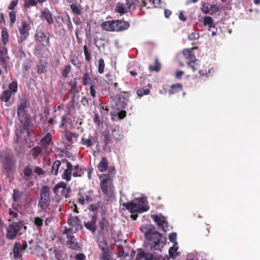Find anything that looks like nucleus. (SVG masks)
Wrapping results in <instances>:
<instances>
[{
	"label": "nucleus",
	"instance_id": "5",
	"mask_svg": "<svg viewBox=\"0 0 260 260\" xmlns=\"http://www.w3.org/2000/svg\"><path fill=\"white\" fill-rule=\"evenodd\" d=\"M122 206L131 213H141L148 210V208L143 206L140 200L138 199H134L133 201L123 203Z\"/></svg>",
	"mask_w": 260,
	"mask_h": 260
},
{
	"label": "nucleus",
	"instance_id": "18",
	"mask_svg": "<svg viewBox=\"0 0 260 260\" xmlns=\"http://www.w3.org/2000/svg\"><path fill=\"white\" fill-rule=\"evenodd\" d=\"M67 245H68V248L75 251H81L82 247L80 246L75 237L73 236H69L67 238Z\"/></svg>",
	"mask_w": 260,
	"mask_h": 260
},
{
	"label": "nucleus",
	"instance_id": "42",
	"mask_svg": "<svg viewBox=\"0 0 260 260\" xmlns=\"http://www.w3.org/2000/svg\"><path fill=\"white\" fill-rule=\"evenodd\" d=\"M149 69L151 71H155L158 72L160 69V63L159 62L157 58H155L154 65H150L149 66Z\"/></svg>",
	"mask_w": 260,
	"mask_h": 260
},
{
	"label": "nucleus",
	"instance_id": "38",
	"mask_svg": "<svg viewBox=\"0 0 260 260\" xmlns=\"http://www.w3.org/2000/svg\"><path fill=\"white\" fill-rule=\"evenodd\" d=\"M23 195L22 191L14 189L13 190L12 198L15 202H18L21 199Z\"/></svg>",
	"mask_w": 260,
	"mask_h": 260
},
{
	"label": "nucleus",
	"instance_id": "60",
	"mask_svg": "<svg viewBox=\"0 0 260 260\" xmlns=\"http://www.w3.org/2000/svg\"><path fill=\"white\" fill-rule=\"evenodd\" d=\"M53 253L54 254L55 257L56 259L60 260L62 256V252L61 250L58 249H54L53 250Z\"/></svg>",
	"mask_w": 260,
	"mask_h": 260
},
{
	"label": "nucleus",
	"instance_id": "37",
	"mask_svg": "<svg viewBox=\"0 0 260 260\" xmlns=\"http://www.w3.org/2000/svg\"><path fill=\"white\" fill-rule=\"evenodd\" d=\"M106 77L108 84L111 85L113 84L115 87H117L118 83L117 82L116 77L114 75L110 73H108L106 74Z\"/></svg>",
	"mask_w": 260,
	"mask_h": 260
},
{
	"label": "nucleus",
	"instance_id": "53",
	"mask_svg": "<svg viewBox=\"0 0 260 260\" xmlns=\"http://www.w3.org/2000/svg\"><path fill=\"white\" fill-rule=\"evenodd\" d=\"M9 90L11 92L16 93L18 90V84L16 81H13L9 85Z\"/></svg>",
	"mask_w": 260,
	"mask_h": 260
},
{
	"label": "nucleus",
	"instance_id": "1",
	"mask_svg": "<svg viewBox=\"0 0 260 260\" xmlns=\"http://www.w3.org/2000/svg\"><path fill=\"white\" fill-rule=\"evenodd\" d=\"M108 172V173L99 176L100 188L103 195L108 201L114 196L113 179L115 175V168L110 167Z\"/></svg>",
	"mask_w": 260,
	"mask_h": 260
},
{
	"label": "nucleus",
	"instance_id": "33",
	"mask_svg": "<svg viewBox=\"0 0 260 260\" xmlns=\"http://www.w3.org/2000/svg\"><path fill=\"white\" fill-rule=\"evenodd\" d=\"M43 150L40 147L36 146L30 150V154L32 155L34 159H36L40 155L42 154Z\"/></svg>",
	"mask_w": 260,
	"mask_h": 260
},
{
	"label": "nucleus",
	"instance_id": "12",
	"mask_svg": "<svg viewBox=\"0 0 260 260\" xmlns=\"http://www.w3.org/2000/svg\"><path fill=\"white\" fill-rule=\"evenodd\" d=\"M41 145L42 149L44 150L46 154H49L52 151V148L50 147V145L52 143V135L48 133L41 140Z\"/></svg>",
	"mask_w": 260,
	"mask_h": 260
},
{
	"label": "nucleus",
	"instance_id": "25",
	"mask_svg": "<svg viewBox=\"0 0 260 260\" xmlns=\"http://www.w3.org/2000/svg\"><path fill=\"white\" fill-rule=\"evenodd\" d=\"M68 84L71 86V89L68 91V94L71 93L73 95L70 102L75 103L76 94L79 92L77 87V82L76 81H74V82H70Z\"/></svg>",
	"mask_w": 260,
	"mask_h": 260
},
{
	"label": "nucleus",
	"instance_id": "24",
	"mask_svg": "<svg viewBox=\"0 0 260 260\" xmlns=\"http://www.w3.org/2000/svg\"><path fill=\"white\" fill-rule=\"evenodd\" d=\"M40 17L42 20H46L49 25H51L53 23L52 14L48 9H45L41 11Z\"/></svg>",
	"mask_w": 260,
	"mask_h": 260
},
{
	"label": "nucleus",
	"instance_id": "23",
	"mask_svg": "<svg viewBox=\"0 0 260 260\" xmlns=\"http://www.w3.org/2000/svg\"><path fill=\"white\" fill-rule=\"evenodd\" d=\"M78 135L75 133H72L70 131H66L64 134L65 139L64 142L68 146H70L73 143V138H77Z\"/></svg>",
	"mask_w": 260,
	"mask_h": 260
},
{
	"label": "nucleus",
	"instance_id": "20",
	"mask_svg": "<svg viewBox=\"0 0 260 260\" xmlns=\"http://www.w3.org/2000/svg\"><path fill=\"white\" fill-rule=\"evenodd\" d=\"M154 221L156 223L157 225L163 231L166 232L165 227H167L168 222L165 217H159L157 215L152 216Z\"/></svg>",
	"mask_w": 260,
	"mask_h": 260
},
{
	"label": "nucleus",
	"instance_id": "51",
	"mask_svg": "<svg viewBox=\"0 0 260 260\" xmlns=\"http://www.w3.org/2000/svg\"><path fill=\"white\" fill-rule=\"evenodd\" d=\"M105 62L103 58H101L98 61V72L100 74H102L104 73V69H105Z\"/></svg>",
	"mask_w": 260,
	"mask_h": 260
},
{
	"label": "nucleus",
	"instance_id": "41",
	"mask_svg": "<svg viewBox=\"0 0 260 260\" xmlns=\"http://www.w3.org/2000/svg\"><path fill=\"white\" fill-rule=\"evenodd\" d=\"M11 96V92L10 90H6L4 91L1 95V100L2 101L5 102H8Z\"/></svg>",
	"mask_w": 260,
	"mask_h": 260
},
{
	"label": "nucleus",
	"instance_id": "31",
	"mask_svg": "<svg viewBox=\"0 0 260 260\" xmlns=\"http://www.w3.org/2000/svg\"><path fill=\"white\" fill-rule=\"evenodd\" d=\"M94 79H92L89 74L86 72L84 73L82 79V83L84 86H86L88 84H92V83H95Z\"/></svg>",
	"mask_w": 260,
	"mask_h": 260
},
{
	"label": "nucleus",
	"instance_id": "14",
	"mask_svg": "<svg viewBox=\"0 0 260 260\" xmlns=\"http://www.w3.org/2000/svg\"><path fill=\"white\" fill-rule=\"evenodd\" d=\"M99 247L102 250V253L100 255V260H112L111 255V250L109 248L108 243L102 244H98Z\"/></svg>",
	"mask_w": 260,
	"mask_h": 260
},
{
	"label": "nucleus",
	"instance_id": "55",
	"mask_svg": "<svg viewBox=\"0 0 260 260\" xmlns=\"http://www.w3.org/2000/svg\"><path fill=\"white\" fill-rule=\"evenodd\" d=\"M71 9L72 10V11L73 13L77 15H81V11L80 10L78 7L75 4H72L70 6Z\"/></svg>",
	"mask_w": 260,
	"mask_h": 260
},
{
	"label": "nucleus",
	"instance_id": "59",
	"mask_svg": "<svg viewBox=\"0 0 260 260\" xmlns=\"http://www.w3.org/2000/svg\"><path fill=\"white\" fill-rule=\"evenodd\" d=\"M34 223L37 227H41L43 225V220L39 217H36L34 219Z\"/></svg>",
	"mask_w": 260,
	"mask_h": 260
},
{
	"label": "nucleus",
	"instance_id": "56",
	"mask_svg": "<svg viewBox=\"0 0 260 260\" xmlns=\"http://www.w3.org/2000/svg\"><path fill=\"white\" fill-rule=\"evenodd\" d=\"M67 109H68L67 115H70L72 111L75 109L74 103L69 101L67 105Z\"/></svg>",
	"mask_w": 260,
	"mask_h": 260
},
{
	"label": "nucleus",
	"instance_id": "11",
	"mask_svg": "<svg viewBox=\"0 0 260 260\" xmlns=\"http://www.w3.org/2000/svg\"><path fill=\"white\" fill-rule=\"evenodd\" d=\"M80 144L87 148H90L94 144L98 146L99 145L98 136H93L89 134L87 137L85 135L82 138Z\"/></svg>",
	"mask_w": 260,
	"mask_h": 260
},
{
	"label": "nucleus",
	"instance_id": "10",
	"mask_svg": "<svg viewBox=\"0 0 260 260\" xmlns=\"http://www.w3.org/2000/svg\"><path fill=\"white\" fill-rule=\"evenodd\" d=\"M30 28V21L29 20L22 21L21 26L19 28L21 43L23 42L27 39L29 36V30Z\"/></svg>",
	"mask_w": 260,
	"mask_h": 260
},
{
	"label": "nucleus",
	"instance_id": "64",
	"mask_svg": "<svg viewBox=\"0 0 260 260\" xmlns=\"http://www.w3.org/2000/svg\"><path fill=\"white\" fill-rule=\"evenodd\" d=\"M75 260H85L86 256L83 253H77L74 256Z\"/></svg>",
	"mask_w": 260,
	"mask_h": 260
},
{
	"label": "nucleus",
	"instance_id": "15",
	"mask_svg": "<svg viewBox=\"0 0 260 260\" xmlns=\"http://www.w3.org/2000/svg\"><path fill=\"white\" fill-rule=\"evenodd\" d=\"M34 37L37 42L41 43L42 45H44V43L46 42L48 47H50L51 46L49 36H47L42 30H37Z\"/></svg>",
	"mask_w": 260,
	"mask_h": 260
},
{
	"label": "nucleus",
	"instance_id": "54",
	"mask_svg": "<svg viewBox=\"0 0 260 260\" xmlns=\"http://www.w3.org/2000/svg\"><path fill=\"white\" fill-rule=\"evenodd\" d=\"M2 40L5 45L9 41V35L6 30H3L2 31Z\"/></svg>",
	"mask_w": 260,
	"mask_h": 260
},
{
	"label": "nucleus",
	"instance_id": "45",
	"mask_svg": "<svg viewBox=\"0 0 260 260\" xmlns=\"http://www.w3.org/2000/svg\"><path fill=\"white\" fill-rule=\"evenodd\" d=\"M102 135L103 137V141L105 145H109L111 141L109 132L108 131H105L103 133Z\"/></svg>",
	"mask_w": 260,
	"mask_h": 260
},
{
	"label": "nucleus",
	"instance_id": "21",
	"mask_svg": "<svg viewBox=\"0 0 260 260\" xmlns=\"http://www.w3.org/2000/svg\"><path fill=\"white\" fill-rule=\"evenodd\" d=\"M116 31H122L129 27V23L126 21L122 20H114Z\"/></svg>",
	"mask_w": 260,
	"mask_h": 260
},
{
	"label": "nucleus",
	"instance_id": "35",
	"mask_svg": "<svg viewBox=\"0 0 260 260\" xmlns=\"http://www.w3.org/2000/svg\"><path fill=\"white\" fill-rule=\"evenodd\" d=\"M108 160L105 157L102 158L101 161L98 165V168L100 172H105L108 168Z\"/></svg>",
	"mask_w": 260,
	"mask_h": 260
},
{
	"label": "nucleus",
	"instance_id": "8",
	"mask_svg": "<svg viewBox=\"0 0 260 260\" xmlns=\"http://www.w3.org/2000/svg\"><path fill=\"white\" fill-rule=\"evenodd\" d=\"M92 190H86L84 188L79 189L77 194L78 203L83 205L92 201Z\"/></svg>",
	"mask_w": 260,
	"mask_h": 260
},
{
	"label": "nucleus",
	"instance_id": "58",
	"mask_svg": "<svg viewBox=\"0 0 260 260\" xmlns=\"http://www.w3.org/2000/svg\"><path fill=\"white\" fill-rule=\"evenodd\" d=\"M9 59V56L1 57L0 58V61L2 62L3 68H7L8 66V60Z\"/></svg>",
	"mask_w": 260,
	"mask_h": 260
},
{
	"label": "nucleus",
	"instance_id": "17",
	"mask_svg": "<svg viewBox=\"0 0 260 260\" xmlns=\"http://www.w3.org/2000/svg\"><path fill=\"white\" fill-rule=\"evenodd\" d=\"M194 49V47H192L191 49H185L182 51V55H183L184 59L186 61V63L192 62V61L196 60V56L192 50Z\"/></svg>",
	"mask_w": 260,
	"mask_h": 260
},
{
	"label": "nucleus",
	"instance_id": "48",
	"mask_svg": "<svg viewBox=\"0 0 260 260\" xmlns=\"http://www.w3.org/2000/svg\"><path fill=\"white\" fill-rule=\"evenodd\" d=\"M115 11L121 14H124L128 11L127 8L124 7L123 4H118L116 7Z\"/></svg>",
	"mask_w": 260,
	"mask_h": 260
},
{
	"label": "nucleus",
	"instance_id": "49",
	"mask_svg": "<svg viewBox=\"0 0 260 260\" xmlns=\"http://www.w3.org/2000/svg\"><path fill=\"white\" fill-rule=\"evenodd\" d=\"M97 85L96 83H92L89 88L90 94L92 98H94L96 94Z\"/></svg>",
	"mask_w": 260,
	"mask_h": 260
},
{
	"label": "nucleus",
	"instance_id": "57",
	"mask_svg": "<svg viewBox=\"0 0 260 260\" xmlns=\"http://www.w3.org/2000/svg\"><path fill=\"white\" fill-rule=\"evenodd\" d=\"M9 17L10 20V26H12L16 21V12H10L9 13Z\"/></svg>",
	"mask_w": 260,
	"mask_h": 260
},
{
	"label": "nucleus",
	"instance_id": "34",
	"mask_svg": "<svg viewBox=\"0 0 260 260\" xmlns=\"http://www.w3.org/2000/svg\"><path fill=\"white\" fill-rule=\"evenodd\" d=\"M21 181L27 187H30L34 185L33 177H21Z\"/></svg>",
	"mask_w": 260,
	"mask_h": 260
},
{
	"label": "nucleus",
	"instance_id": "36",
	"mask_svg": "<svg viewBox=\"0 0 260 260\" xmlns=\"http://www.w3.org/2000/svg\"><path fill=\"white\" fill-rule=\"evenodd\" d=\"M183 89L182 85L180 83H177L176 84H173L171 86L170 89L169 90V92L170 94H175L176 93H178Z\"/></svg>",
	"mask_w": 260,
	"mask_h": 260
},
{
	"label": "nucleus",
	"instance_id": "50",
	"mask_svg": "<svg viewBox=\"0 0 260 260\" xmlns=\"http://www.w3.org/2000/svg\"><path fill=\"white\" fill-rule=\"evenodd\" d=\"M137 95L139 97L143 96L144 95H148L150 93V90L149 89H143V88H140L137 90L136 91Z\"/></svg>",
	"mask_w": 260,
	"mask_h": 260
},
{
	"label": "nucleus",
	"instance_id": "26",
	"mask_svg": "<svg viewBox=\"0 0 260 260\" xmlns=\"http://www.w3.org/2000/svg\"><path fill=\"white\" fill-rule=\"evenodd\" d=\"M101 26V27L105 30L109 31H116L114 20L104 22L102 23Z\"/></svg>",
	"mask_w": 260,
	"mask_h": 260
},
{
	"label": "nucleus",
	"instance_id": "6",
	"mask_svg": "<svg viewBox=\"0 0 260 260\" xmlns=\"http://www.w3.org/2000/svg\"><path fill=\"white\" fill-rule=\"evenodd\" d=\"M23 224V222L21 220L10 224L6 229V238L9 240H14L18 233L22 228Z\"/></svg>",
	"mask_w": 260,
	"mask_h": 260
},
{
	"label": "nucleus",
	"instance_id": "32",
	"mask_svg": "<svg viewBox=\"0 0 260 260\" xmlns=\"http://www.w3.org/2000/svg\"><path fill=\"white\" fill-rule=\"evenodd\" d=\"M140 2L139 0H126V5L128 11L134 10L139 6Z\"/></svg>",
	"mask_w": 260,
	"mask_h": 260
},
{
	"label": "nucleus",
	"instance_id": "16",
	"mask_svg": "<svg viewBox=\"0 0 260 260\" xmlns=\"http://www.w3.org/2000/svg\"><path fill=\"white\" fill-rule=\"evenodd\" d=\"M62 162H66V169L64 170L63 174L61 175L62 179L65 180L66 181L69 182L71 180V176L73 172V166L72 164L68 160L65 159Z\"/></svg>",
	"mask_w": 260,
	"mask_h": 260
},
{
	"label": "nucleus",
	"instance_id": "2",
	"mask_svg": "<svg viewBox=\"0 0 260 260\" xmlns=\"http://www.w3.org/2000/svg\"><path fill=\"white\" fill-rule=\"evenodd\" d=\"M110 228L109 222L105 217H102L98 221L96 228L98 233L96 235V242L98 244L107 243L106 235H108Z\"/></svg>",
	"mask_w": 260,
	"mask_h": 260
},
{
	"label": "nucleus",
	"instance_id": "27",
	"mask_svg": "<svg viewBox=\"0 0 260 260\" xmlns=\"http://www.w3.org/2000/svg\"><path fill=\"white\" fill-rule=\"evenodd\" d=\"M68 223L73 228H76L77 229L78 226L80 225L81 220L78 216H72L68 217ZM77 229H76V231Z\"/></svg>",
	"mask_w": 260,
	"mask_h": 260
},
{
	"label": "nucleus",
	"instance_id": "46",
	"mask_svg": "<svg viewBox=\"0 0 260 260\" xmlns=\"http://www.w3.org/2000/svg\"><path fill=\"white\" fill-rule=\"evenodd\" d=\"M38 4L36 0H24V7L25 9L29 8L30 7L36 6Z\"/></svg>",
	"mask_w": 260,
	"mask_h": 260
},
{
	"label": "nucleus",
	"instance_id": "63",
	"mask_svg": "<svg viewBox=\"0 0 260 260\" xmlns=\"http://www.w3.org/2000/svg\"><path fill=\"white\" fill-rule=\"evenodd\" d=\"M176 237L177 235L176 233H172L169 235V240L173 243H174V244H177L176 242Z\"/></svg>",
	"mask_w": 260,
	"mask_h": 260
},
{
	"label": "nucleus",
	"instance_id": "3",
	"mask_svg": "<svg viewBox=\"0 0 260 260\" xmlns=\"http://www.w3.org/2000/svg\"><path fill=\"white\" fill-rule=\"evenodd\" d=\"M146 239L149 240V244L151 249L160 250L165 243L161 241V235L157 231L149 229L145 234Z\"/></svg>",
	"mask_w": 260,
	"mask_h": 260
},
{
	"label": "nucleus",
	"instance_id": "7",
	"mask_svg": "<svg viewBox=\"0 0 260 260\" xmlns=\"http://www.w3.org/2000/svg\"><path fill=\"white\" fill-rule=\"evenodd\" d=\"M53 191L55 194L56 198L57 196H61L65 199H68L70 197L71 189L65 182L60 181L54 186Z\"/></svg>",
	"mask_w": 260,
	"mask_h": 260
},
{
	"label": "nucleus",
	"instance_id": "9",
	"mask_svg": "<svg viewBox=\"0 0 260 260\" xmlns=\"http://www.w3.org/2000/svg\"><path fill=\"white\" fill-rule=\"evenodd\" d=\"M30 106L28 100L22 98L20 100L19 104L17 109V114L19 117L25 119L28 116V109Z\"/></svg>",
	"mask_w": 260,
	"mask_h": 260
},
{
	"label": "nucleus",
	"instance_id": "19",
	"mask_svg": "<svg viewBox=\"0 0 260 260\" xmlns=\"http://www.w3.org/2000/svg\"><path fill=\"white\" fill-rule=\"evenodd\" d=\"M15 168L14 162L8 157H6L3 162V172L8 176L12 174Z\"/></svg>",
	"mask_w": 260,
	"mask_h": 260
},
{
	"label": "nucleus",
	"instance_id": "40",
	"mask_svg": "<svg viewBox=\"0 0 260 260\" xmlns=\"http://www.w3.org/2000/svg\"><path fill=\"white\" fill-rule=\"evenodd\" d=\"M61 165V162L60 160H57L55 161L51 168V173L54 175H57L58 173L59 167Z\"/></svg>",
	"mask_w": 260,
	"mask_h": 260
},
{
	"label": "nucleus",
	"instance_id": "62",
	"mask_svg": "<svg viewBox=\"0 0 260 260\" xmlns=\"http://www.w3.org/2000/svg\"><path fill=\"white\" fill-rule=\"evenodd\" d=\"M14 245H17V247L21 251H24L27 247V245L26 242L23 244H21L19 242H16Z\"/></svg>",
	"mask_w": 260,
	"mask_h": 260
},
{
	"label": "nucleus",
	"instance_id": "30",
	"mask_svg": "<svg viewBox=\"0 0 260 260\" xmlns=\"http://www.w3.org/2000/svg\"><path fill=\"white\" fill-rule=\"evenodd\" d=\"M70 60L72 64L76 68H80L82 66L80 59L75 54H71L70 55Z\"/></svg>",
	"mask_w": 260,
	"mask_h": 260
},
{
	"label": "nucleus",
	"instance_id": "28",
	"mask_svg": "<svg viewBox=\"0 0 260 260\" xmlns=\"http://www.w3.org/2000/svg\"><path fill=\"white\" fill-rule=\"evenodd\" d=\"M86 169L79 165L73 166V175L75 177H81L85 173Z\"/></svg>",
	"mask_w": 260,
	"mask_h": 260
},
{
	"label": "nucleus",
	"instance_id": "52",
	"mask_svg": "<svg viewBox=\"0 0 260 260\" xmlns=\"http://www.w3.org/2000/svg\"><path fill=\"white\" fill-rule=\"evenodd\" d=\"M17 245H14L13 253L14 257L16 258H19L22 256V251L17 247Z\"/></svg>",
	"mask_w": 260,
	"mask_h": 260
},
{
	"label": "nucleus",
	"instance_id": "39",
	"mask_svg": "<svg viewBox=\"0 0 260 260\" xmlns=\"http://www.w3.org/2000/svg\"><path fill=\"white\" fill-rule=\"evenodd\" d=\"M203 23L205 26H208V29L211 30V28H214L215 25L213 23L212 18L210 16H205L204 18Z\"/></svg>",
	"mask_w": 260,
	"mask_h": 260
},
{
	"label": "nucleus",
	"instance_id": "22",
	"mask_svg": "<svg viewBox=\"0 0 260 260\" xmlns=\"http://www.w3.org/2000/svg\"><path fill=\"white\" fill-rule=\"evenodd\" d=\"M153 255L139 249L136 257V260H152Z\"/></svg>",
	"mask_w": 260,
	"mask_h": 260
},
{
	"label": "nucleus",
	"instance_id": "13",
	"mask_svg": "<svg viewBox=\"0 0 260 260\" xmlns=\"http://www.w3.org/2000/svg\"><path fill=\"white\" fill-rule=\"evenodd\" d=\"M97 216L96 214L91 215L89 216V219L84 222L85 227L92 234H95L96 231Z\"/></svg>",
	"mask_w": 260,
	"mask_h": 260
},
{
	"label": "nucleus",
	"instance_id": "4",
	"mask_svg": "<svg viewBox=\"0 0 260 260\" xmlns=\"http://www.w3.org/2000/svg\"><path fill=\"white\" fill-rule=\"evenodd\" d=\"M50 189L48 185H44L40 191V198L38 201V207L42 211L49 213L50 210Z\"/></svg>",
	"mask_w": 260,
	"mask_h": 260
},
{
	"label": "nucleus",
	"instance_id": "29",
	"mask_svg": "<svg viewBox=\"0 0 260 260\" xmlns=\"http://www.w3.org/2000/svg\"><path fill=\"white\" fill-rule=\"evenodd\" d=\"M20 176L21 177H34L32 166L29 165L24 167L20 173Z\"/></svg>",
	"mask_w": 260,
	"mask_h": 260
},
{
	"label": "nucleus",
	"instance_id": "43",
	"mask_svg": "<svg viewBox=\"0 0 260 260\" xmlns=\"http://www.w3.org/2000/svg\"><path fill=\"white\" fill-rule=\"evenodd\" d=\"M83 51L85 60L90 62L91 59V53L90 51L88 50V47L86 45L83 46Z\"/></svg>",
	"mask_w": 260,
	"mask_h": 260
},
{
	"label": "nucleus",
	"instance_id": "47",
	"mask_svg": "<svg viewBox=\"0 0 260 260\" xmlns=\"http://www.w3.org/2000/svg\"><path fill=\"white\" fill-rule=\"evenodd\" d=\"M199 60L196 59V61H192V62H191L190 64V63H187L188 67L191 69L192 72L196 71L200 67V65L199 63Z\"/></svg>",
	"mask_w": 260,
	"mask_h": 260
},
{
	"label": "nucleus",
	"instance_id": "44",
	"mask_svg": "<svg viewBox=\"0 0 260 260\" xmlns=\"http://www.w3.org/2000/svg\"><path fill=\"white\" fill-rule=\"evenodd\" d=\"M71 66L70 64L66 65L62 70L61 74L63 77L67 78L71 71Z\"/></svg>",
	"mask_w": 260,
	"mask_h": 260
},
{
	"label": "nucleus",
	"instance_id": "61",
	"mask_svg": "<svg viewBox=\"0 0 260 260\" xmlns=\"http://www.w3.org/2000/svg\"><path fill=\"white\" fill-rule=\"evenodd\" d=\"M117 248L120 256H123V257H126L128 256V254L124 252L122 246L118 245L117 246Z\"/></svg>",
	"mask_w": 260,
	"mask_h": 260
}]
</instances>
